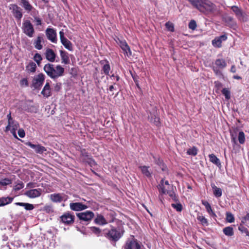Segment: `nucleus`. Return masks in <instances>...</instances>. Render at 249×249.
Instances as JSON below:
<instances>
[{"mask_svg":"<svg viewBox=\"0 0 249 249\" xmlns=\"http://www.w3.org/2000/svg\"><path fill=\"white\" fill-rule=\"evenodd\" d=\"M95 222L99 225H104L107 223L104 217L102 215H98L94 220Z\"/></svg>","mask_w":249,"mask_h":249,"instance_id":"37","label":"nucleus"},{"mask_svg":"<svg viewBox=\"0 0 249 249\" xmlns=\"http://www.w3.org/2000/svg\"><path fill=\"white\" fill-rule=\"evenodd\" d=\"M227 36L226 35H223L220 36L215 37L212 40V44L213 46L217 48L221 47V43L222 41L226 40Z\"/></svg>","mask_w":249,"mask_h":249,"instance_id":"14","label":"nucleus"},{"mask_svg":"<svg viewBox=\"0 0 249 249\" xmlns=\"http://www.w3.org/2000/svg\"><path fill=\"white\" fill-rule=\"evenodd\" d=\"M45 80V76L43 73H39L34 77L32 86L34 89H39L42 86Z\"/></svg>","mask_w":249,"mask_h":249,"instance_id":"5","label":"nucleus"},{"mask_svg":"<svg viewBox=\"0 0 249 249\" xmlns=\"http://www.w3.org/2000/svg\"><path fill=\"white\" fill-rule=\"evenodd\" d=\"M42 41L43 38L41 36H37L36 39H35L34 42V45L35 48L37 50H41L42 48V45H41Z\"/></svg>","mask_w":249,"mask_h":249,"instance_id":"26","label":"nucleus"},{"mask_svg":"<svg viewBox=\"0 0 249 249\" xmlns=\"http://www.w3.org/2000/svg\"><path fill=\"white\" fill-rule=\"evenodd\" d=\"M63 223L66 224H71L74 221V215L69 213H66L60 217Z\"/></svg>","mask_w":249,"mask_h":249,"instance_id":"12","label":"nucleus"},{"mask_svg":"<svg viewBox=\"0 0 249 249\" xmlns=\"http://www.w3.org/2000/svg\"><path fill=\"white\" fill-rule=\"evenodd\" d=\"M238 230L242 233H245L247 236H249V231L247 228L243 226V224H240L238 227Z\"/></svg>","mask_w":249,"mask_h":249,"instance_id":"38","label":"nucleus"},{"mask_svg":"<svg viewBox=\"0 0 249 249\" xmlns=\"http://www.w3.org/2000/svg\"><path fill=\"white\" fill-rule=\"evenodd\" d=\"M165 26H166V28L168 29L169 31H174V26L171 23L167 22L165 24Z\"/></svg>","mask_w":249,"mask_h":249,"instance_id":"52","label":"nucleus"},{"mask_svg":"<svg viewBox=\"0 0 249 249\" xmlns=\"http://www.w3.org/2000/svg\"><path fill=\"white\" fill-rule=\"evenodd\" d=\"M143 175L146 176L147 178H150L151 177L152 173L149 170V167L147 166H140L139 167Z\"/></svg>","mask_w":249,"mask_h":249,"instance_id":"23","label":"nucleus"},{"mask_svg":"<svg viewBox=\"0 0 249 249\" xmlns=\"http://www.w3.org/2000/svg\"><path fill=\"white\" fill-rule=\"evenodd\" d=\"M35 20L36 22V25H39L41 24V20L39 18L36 17Z\"/></svg>","mask_w":249,"mask_h":249,"instance_id":"61","label":"nucleus"},{"mask_svg":"<svg viewBox=\"0 0 249 249\" xmlns=\"http://www.w3.org/2000/svg\"><path fill=\"white\" fill-rule=\"evenodd\" d=\"M15 204L16 205L24 207L26 210H32L34 208L33 205L29 203L17 202Z\"/></svg>","mask_w":249,"mask_h":249,"instance_id":"33","label":"nucleus"},{"mask_svg":"<svg viewBox=\"0 0 249 249\" xmlns=\"http://www.w3.org/2000/svg\"><path fill=\"white\" fill-rule=\"evenodd\" d=\"M60 56L62 59V63L65 64H68L70 62L68 54L67 52L63 51H60Z\"/></svg>","mask_w":249,"mask_h":249,"instance_id":"24","label":"nucleus"},{"mask_svg":"<svg viewBox=\"0 0 249 249\" xmlns=\"http://www.w3.org/2000/svg\"><path fill=\"white\" fill-rule=\"evenodd\" d=\"M153 158L155 159V162L159 165H160L162 164V160L160 159V158H156L155 156H153Z\"/></svg>","mask_w":249,"mask_h":249,"instance_id":"55","label":"nucleus"},{"mask_svg":"<svg viewBox=\"0 0 249 249\" xmlns=\"http://www.w3.org/2000/svg\"><path fill=\"white\" fill-rule=\"evenodd\" d=\"M150 121L152 123H154L157 126H158L160 123V119L159 117H156L155 118L151 117L150 119Z\"/></svg>","mask_w":249,"mask_h":249,"instance_id":"48","label":"nucleus"},{"mask_svg":"<svg viewBox=\"0 0 249 249\" xmlns=\"http://www.w3.org/2000/svg\"><path fill=\"white\" fill-rule=\"evenodd\" d=\"M123 231L121 227H112L110 230V240L111 239L114 242L117 241L122 237Z\"/></svg>","mask_w":249,"mask_h":249,"instance_id":"3","label":"nucleus"},{"mask_svg":"<svg viewBox=\"0 0 249 249\" xmlns=\"http://www.w3.org/2000/svg\"><path fill=\"white\" fill-rule=\"evenodd\" d=\"M34 60L38 64H39L42 60V57L39 53H36L34 57Z\"/></svg>","mask_w":249,"mask_h":249,"instance_id":"47","label":"nucleus"},{"mask_svg":"<svg viewBox=\"0 0 249 249\" xmlns=\"http://www.w3.org/2000/svg\"><path fill=\"white\" fill-rule=\"evenodd\" d=\"M20 85L22 87H26L28 86V81L27 78H24L20 80Z\"/></svg>","mask_w":249,"mask_h":249,"instance_id":"45","label":"nucleus"},{"mask_svg":"<svg viewBox=\"0 0 249 249\" xmlns=\"http://www.w3.org/2000/svg\"><path fill=\"white\" fill-rule=\"evenodd\" d=\"M61 42L64 45L65 48H66L69 51L72 50V46L71 43L66 38L62 40L61 41Z\"/></svg>","mask_w":249,"mask_h":249,"instance_id":"28","label":"nucleus"},{"mask_svg":"<svg viewBox=\"0 0 249 249\" xmlns=\"http://www.w3.org/2000/svg\"><path fill=\"white\" fill-rule=\"evenodd\" d=\"M46 35L47 38L53 43H56V32L53 28H47L46 30Z\"/></svg>","mask_w":249,"mask_h":249,"instance_id":"10","label":"nucleus"},{"mask_svg":"<svg viewBox=\"0 0 249 249\" xmlns=\"http://www.w3.org/2000/svg\"><path fill=\"white\" fill-rule=\"evenodd\" d=\"M22 6L28 12L31 11L32 9V6L29 3V2L26 0H21Z\"/></svg>","mask_w":249,"mask_h":249,"instance_id":"34","label":"nucleus"},{"mask_svg":"<svg viewBox=\"0 0 249 249\" xmlns=\"http://www.w3.org/2000/svg\"><path fill=\"white\" fill-rule=\"evenodd\" d=\"M196 27V22L194 20H192L189 24V28L190 29L194 30Z\"/></svg>","mask_w":249,"mask_h":249,"instance_id":"49","label":"nucleus"},{"mask_svg":"<svg viewBox=\"0 0 249 249\" xmlns=\"http://www.w3.org/2000/svg\"><path fill=\"white\" fill-rule=\"evenodd\" d=\"M224 233L228 236H231L233 235V229L231 227L228 226L223 229Z\"/></svg>","mask_w":249,"mask_h":249,"instance_id":"35","label":"nucleus"},{"mask_svg":"<svg viewBox=\"0 0 249 249\" xmlns=\"http://www.w3.org/2000/svg\"><path fill=\"white\" fill-rule=\"evenodd\" d=\"M10 9L12 10L13 13L17 18L20 19L22 17L20 8L17 5L13 4L10 6Z\"/></svg>","mask_w":249,"mask_h":249,"instance_id":"20","label":"nucleus"},{"mask_svg":"<svg viewBox=\"0 0 249 249\" xmlns=\"http://www.w3.org/2000/svg\"><path fill=\"white\" fill-rule=\"evenodd\" d=\"M19 127V124L18 123L13 120L12 121H11L9 123H8V125L6 127L5 130L6 131H10L11 133L12 134L14 138L16 139H18V137L16 134V130Z\"/></svg>","mask_w":249,"mask_h":249,"instance_id":"7","label":"nucleus"},{"mask_svg":"<svg viewBox=\"0 0 249 249\" xmlns=\"http://www.w3.org/2000/svg\"><path fill=\"white\" fill-rule=\"evenodd\" d=\"M197 219L203 225H208V222L207 219L202 215L197 216Z\"/></svg>","mask_w":249,"mask_h":249,"instance_id":"43","label":"nucleus"},{"mask_svg":"<svg viewBox=\"0 0 249 249\" xmlns=\"http://www.w3.org/2000/svg\"><path fill=\"white\" fill-rule=\"evenodd\" d=\"M59 36H60V41H61L63 39L66 38V37L64 36V33L63 30H62L61 31H60L59 32Z\"/></svg>","mask_w":249,"mask_h":249,"instance_id":"60","label":"nucleus"},{"mask_svg":"<svg viewBox=\"0 0 249 249\" xmlns=\"http://www.w3.org/2000/svg\"><path fill=\"white\" fill-rule=\"evenodd\" d=\"M163 184L164 185L167 186V187H168V188H172V186H171L169 184V182L168 181H163Z\"/></svg>","mask_w":249,"mask_h":249,"instance_id":"63","label":"nucleus"},{"mask_svg":"<svg viewBox=\"0 0 249 249\" xmlns=\"http://www.w3.org/2000/svg\"><path fill=\"white\" fill-rule=\"evenodd\" d=\"M125 249H140V244L135 239H128L124 246Z\"/></svg>","mask_w":249,"mask_h":249,"instance_id":"8","label":"nucleus"},{"mask_svg":"<svg viewBox=\"0 0 249 249\" xmlns=\"http://www.w3.org/2000/svg\"><path fill=\"white\" fill-rule=\"evenodd\" d=\"M231 9L235 15L238 20L242 21H247L246 14L243 12L241 8L237 6L233 5L231 7Z\"/></svg>","mask_w":249,"mask_h":249,"instance_id":"6","label":"nucleus"},{"mask_svg":"<svg viewBox=\"0 0 249 249\" xmlns=\"http://www.w3.org/2000/svg\"><path fill=\"white\" fill-rule=\"evenodd\" d=\"M248 221H249V213H248L244 217L242 218L241 224H245Z\"/></svg>","mask_w":249,"mask_h":249,"instance_id":"50","label":"nucleus"},{"mask_svg":"<svg viewBox=\"0 0 249 249\" xmlns=\"http://www.w3.org/2000/svg\"><path fill=\"white\" fill-rule=\"evenodd\" d=\"M213 193L215 197H219L222 196V191L221 189L218 188L215 185L212 186Z\"/></svg>","mask_w":249,"mask_h":249,"instance_id":"31","label":"nucleus"},{"mask_svg":"<svg viewBox=\"0 0 249 249\" xmlns=\"http://www.w3.org/2000/svg\"><path fill=\"white\" fill-rule=\"evenodd\" d=\"M7 119H8V123L11 122V121H13L14 120H13V119L11 117V112H10L7 115Z\"/></svg>","mask_w":249,"mask_h":249,"instance_id":"62","label":"nucleus"},{"mask_svg":"<svg viewBox=\"0 0 249 249\" xmlns=\"http://www.w3.org/2000/svg\"><path fill=\"white\" fill-rule=\"evenodd\" d=\"M23 32L29 37L33 36L35 31L33 26L30 21L26 20L24 21L22 25Z\"/></svg>","mask_w":249,"mask_h":249,"instance_id":"4","label":"nucleus"},{"mask_svg":"<svg viewBox=\"0 0 249 249\" xmlns=\"http://www.w3.org/2000/svg\"><path fill=\"white\" fill-rule=\"evenodd\" d=\"M166 194H168L173 199L175 200L176 199V195L175 193L172 191V190L167 192Z\"/></svg>","mask_w":249,"mask_h":249,"instance_id":"57","label":"nucleus"},{"mask_svg":"<svg viewBox=\"0 0 249 249\" xmlns=\"http://www.w3.org/2000/svg\"><path fill=\"white\" fill-rule=\"evenodd\" d=\"M218 68H217L215 66H213V68L214 72L217 75H222L221 71Z\"/></svg>","mask_w":249,"mask_h":249,"instance_id":"54","label":"nucleus"},{"mask_svg":"<svg viewBox=\"0 0 249 249\" xmlns=\"http://www.w3.org/2000/svg\"><path fill=\"white\" fill-rule=\"evenodd\" d=\"M44 70L47 74L52 79L62 76L64 72V68L60 65L55 67L53 64L48 63L44 67Z\"/></svg>","mask_w":249,"mask_h":249,"instance_id":"1","label":"nucleus"},{"mask_svg":"<svg viewBox=\"0 0 249 249\" xmlns=\"http://www.w3.org/2000/svg\"><path fill=\"white\" fill-rule=\"evenodd\" d=\"M50 199L54 202H60L62 201H66L68 197L63 194H53L49 196Z\"/></svg>","mask_w":249,"mask_h":249,"instance_id":"9","label":"nucleus"},{"mask_svg":"<svg viewBox=\"0 0 249 249\" xmlns=\"http://www.w3.org/2000/svg\"><path fill=\"white\" fill-rule=\"evenodd\" d=\"M24 187V184L22 182L19 181L14 186V189L15 191H18Z\"/></svg>","mask_w":249,"mask_h":249,"instance_id":"44","label":"nucleus"},{"mask_svg":"<svg viewBox=\"0 0 249 249\" xmlns=\"http://www.w3.org/2000/svg\"><path fill=\"white\" fill-rule=\"evenodd\" d=\"M223 20L227 25L231 27L234 28L236 26V23L233 17L225 15L223 17Z\"/></svg>","mask_w":249,"mask_h":249,"instance_id":"16","label":"nucleus"},{"mask_svg":"<svg viewBox=\"0 0 249 249\" xmlns=\"http://www.w3.org/2000/svg\"><path fill=\"white\" fill-rule=\"evenodd\" d=\"M172 206L178 212H181L182 211V207L180 203L172 204Z\"/></svg>","mask_w":249,"mask_h":249,"instance_id":"46","label":"nucleus"},{"mask_svg":"<svg viewBox=\"0 0 249 249\" xmlns=\"http://www.w3.org/2000/svg\"><path fill=\"white\" fill-rule=\"evenodd\" d=\"M226 220L229 223H232L234 221V217L233 215L230 213H226Z\"/></svg>","mask_w":249,"mask_h":249,"instance_id":"40","label":"nucleus"},{"mask_svg":"<svg viewBox=\"0 0 249 249\" xmlns=\"http://www.w3.org/2000/svg\"><path fill=\"white\" fill-rule=\"evenodd\" d=\"M166 194H168L173 199L175 200L176 199V195L175 193L172 191V190L167 192Z\"/></svg>","mask_w":249,"mask_h":249,"instance_id":"58","label":"nucleus"},{"mask_svg":"<svg viewBox=\"0 0 249 249\" xmlns=\"http://www.w3.org/2000/svg\"><path fill=\"white\" fill-rule=\"evenodd\" d=\"M18 135L20 138H24L25 136L24 130L22 128L19 129L18 130Z\"/></svg>","mask_w":249,"mask_h":249,"instance_id":"53","label":"nucleus"},{"mask_svg":"<svg viewBox=\"0 0 249 249\" xmlns=\"http://www.w3.org/2000/svg\"><path fill=\"white\" fill-rule=\"evenodd\" d=\"M36 68V64L33 62H30L26 67V71L29 72H35Z\"/></svg>","mask_w":249,"mask_h":249,"instance_id":"30","label":"nucleus"},{"mask_svg":"<svg viewBox=\"0 0 249 249\" xmlns=\"http://www.w3.org/2000/svg\"><path fill=\"white\" fill-rule=\"evenodd\" d=\"M210 160L217 166H221L220 160L213 154L209 155Z\"/></svg>","mask_w":249,"mask_h":249,"instance_id":"27","label":"nucleus"},{"mask_svg":"<svg viewBox=\"0 0 249 249\" xmlns=\"http://www.w3.org/2000/svg\"><path fill=\"white\" fill-rule=\"evenodd\" d=\"M159 186L160 191H161L163 194H166L167 192L170 191L172 189L168 188V187H167V186L164 185L163 179L161 180L160 184L159 185Z\"/></svg>","mask_w":249,"mask_h":249,"instance_id":"32","label":"nucleus"},{"mask_svg":"<svg viewBox=\"0 0 249 249\" xmlns=\"http://www.w3.org/2000/svg\"><path fill=\"white\" fill-rule=\"evenodd\" d=\"M119 44L121 49L124 51V54H126L127 56H130L131 55L132 53L130 47L125 41L119 40Z\"/></svg>","mask_w":249,"mask_h":249,"instance_id":"15","label":"nucleus"},{"mask_svg":"<svg viewBox=\"0 0 249 249\" xmlns=\"http://www.w3.org/2000/svg\"><path fill=\"white\" fill-rule=\"evenodd\" d=\"M45 55L46 59L49 61L53 62L55 61L56 54L52 49L49 48L47 49L45 51Z\"/></svg>","mask_w":249,"mask_h":249,"instance_id":"19","label":"nucleus"},{"mask_svg":"<svg viewBox=\"0 0 249 249\" xmlns=\"http://www.w3.org/2000/svg\"><path fill=\"white\" fill-rule=\"evenodd\" d=\"M195 8H196L200 0H187Z\"/></svg>","mask_w":249,"mask_h":249,"instance_id":"51","label":"nucleus"},{"mask_svg":"<svg viewBox=\"0 0 249 249\" xmlns=\"http://www.w3.org/2000/svg\"><path fill=\"white\" fill-rule=\"evenodd\" d=\"M196 8L202 13L208 14L213 10L214 7L213 4L208 0H200Z\"/></svg>","mask_w":249,"mask_h":249,"instance_id":"2","label":"nucleus"},{"mask_svg":"<svg viewBox=\"0 0 249 249\" xmlns=\"http://www.w3.org/2000/svg\"><path fill=\"white\" fill-rule=\"evenodd\" d=\"M103 70L105 73L108 74L109 73V65L106 64L104 65Z\"/></svg>","mask_w":249,"mask_h":249,"instance_id":"59","label":"nucleus"},{"mask_svg":"<svg viewBox=\"0 0 249 249\" xmlns=\"http://www.w3.org/2000/svg\"><path fill=\"white\" fill-rule=\"evenodd\" d=\"M238 140L241 144H243L245 141V134L243 131L239 132L238 136Z\"/></svg>","mask_w":249,"mask_h":249,"instance_id":"39","label":"nucleus"},{"mask_svg":"<svg viewBox=\"0 0 249 249\" xmlns=\"http://www.w3.org/2000/svg\"><path fill=\"white\" fill-rule=\"evenodd\" d=\"M26 145L34 149L35 152L38 154H42L46 151V149L44 147L39 144H34L30 142H28L26 143Z\"/></svg>","mask_w":249,"mask_h":249,"instance_id":"18","label":"nucleus"},{"mask_svg":"<svg viewBox=\"0 0 249 249\" xmlns=\"http://www.w3.org/2000/svg\"><path fill=\"white\" fill-rule=\"evenodd\" d=\"M11 183V180L8 178H4L0 180V190H2L3 188H5L6 186L10 184Z\"/></svg>","mask_w":249,"mask_h":249,"instance_id":"36","label":"nucleus"},{"mask_svg":"<svg viewBox=\"0 0 249 249\" xmlns=\"http://www.w3.org/2000/svg\"><path fill=\"white\" fill-rule=\"evenodd\" d=\"M214 65L216 66V67L220 69H224L227 65L225 60L223 59H216L214 62Z\"/></svg>","mask_w":249,"mask_h":249,"instance_id":"25","label":"nucleus"},{"mask_svg":"<svg viewBox=\"0 0 249 249\" xmlns=\"http://www.w3.org/2000/svg\"><path fill=\"white\" fill-rule=\"evenodd\" d=\"M77 217L81 220L88 221L90 220L94 216V213L90 211H87L85 212L77 214Z\"/></svg>","mask_w":249,"mask_h":249,"instance_id":"11","label":"nucleus"},{"mask_svg":"<svg viewBox=\"0 0 249 249\" xmlns=\"http://www.w3.org/2000/svg\"><path fill=\"white\" fill-rule=\"evenodd\" d=\"M13 199V198L7 197L0 198V206H4L10 203Z\"/></svg>","mask_w":249,"mask_h":249,"instance_id":"29","label":"nucleus"},{"mask_svg":"<svg viewBox=\"0 0 249 249\" xmlns=\"http://www.w3.org/2000/svg\"><path fill=\"white\" fill-rule=\"evenodd\" d=\"M70 207L71 210L74 211H82L88 208L86 205L80 202L71 203L70 204Z\"/></svg>","mask_w":249,"mask_h":249,"instance_id":"17","label":"nucleus"},{"mask_svg":"<svg viewBox=\"0 0 249 249\" xmlns=\"http://www.w3.org/2000/svg\"><path fill=\"white\" fill-rule=\"evenodd\" d=\"M222 93L225 96V98L229 100L231 98V93L230 90L226 88H224L222 90Z\"/></svg>","mask_w":249,"mask_h":249,"instance_id":"42","label":"nucleus"},{"mask_svg":"<svg viewBox=\"0 0 249 249\" xmlns=\"http://www.w3.org/2000/svg\"><path fill=\"white\" fill-rule=\"evenodd\" d=\"M214 84H215V86L216 87H218V88H220V87H221L222 85V84L218 82V81H216L214 82Z\"/></svg>","mask_w":249,"mask_h":249,"instance_id":"64","label":"nucleus"},{"mask_svg":"<svg viewBox=\"0 0 249 249\" xmlns=\"http://www.w3.org/2000/svg\"><path fill=\"white\" fill-rule=\"evenodd\" d=\"M41 93L44 97L48 98L51 96V89L48 82H47L43 88Z\"/></svg>","mask_w":249,"mask_h":249,"instance_id":"21","label":"nucleus"},{"mask_svg":"<svg viewBox=\"0 0 249 249\" xmlns=\"http://www.w3.org/2000/svg\"><path fill=\"white\" fill-rule=\"evenodd\" d=\"M202 204L205 207L207 212L213 218L216 217V215L212 210L211 206L208 201L202 200Z\"/></svg>","mask_w":249,"mask_h":249,"instance_id":"22","label":"nucleus"},{"mask_svg":"<svg viewBox=\"0 0 249 249\" xmlns=\"http://www.w3.org/2000/svg\"><path fill=\"white\" fill-rule=\"evenodd\" d=\"M91 230L93 232H94L97 234H99L100 232V229L99 228L95 227H91Z\"/></svg>","mask_w":249,"mask_h":249,"instance_id":"56","label":"nucleus"},{"mask_svg":"<svg viewBox=\"0 0 249 249\" xmlns=\"http://www.w3.org/2000/svg\"><path fill=\"white\" fill-rule=\"evenodd\" d=\"M187 153L190 155L196 156L197 154V150L196 147H193L187 150Z\"/></svg>","mask_w":249,"mask_h":249,"instance_id":"41","label":"nucleus"},{"mask_svg":"<svg viewBox=\"0 0 249 249\" xmlns=\"http://www.w3.org/2000/svg\"><path fill=\"white\" fill-rule=\"evenodd\" d=\"M42 190L40 189H31L26 191L25 193V195L29 198H33L39 196Z\"/></svg>","mask_w":249,"mask_h":249,"instance_id":"13","label":"nucleus"}]
</instances>
